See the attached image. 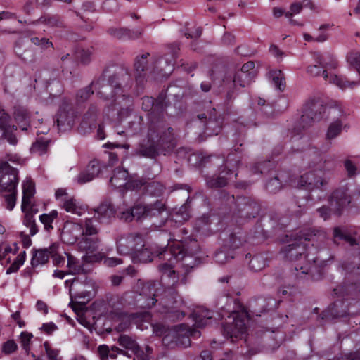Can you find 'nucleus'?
Instances as JSON below:
<instances>
[{
	"mask_svg": "<svg viewBox=\"0 0 360 360\" xmlns=\"http://www.w3.org/2000/svg\"><path fill=\"white\" fill-rule=\"evenodd\" d=\"M159 269L162 274L161 282L166 285L162 297L159 299V304L161 306L159 310L172 321L181 320L185 313L181 309L184 305V301L176 290L179 285V274L171 264H162ZM156 286V283L150 282L142 288V293L146 299L145 307L147 308H152L158 301L156 298L158 296Z\"/></svg>",
	"mask_w": 360,
	"mask_h": 360,
	"instance_id": "f257e3e1",
	"label": "nucleus"
},
{
	"mask_svg": "<svg viewBox=\"0 0 360 360\" xmlns=\"http://www.w3.org/2000/svg\"><path fill=\"white\" fill-rule=\"evenodd\" d=\"M175 146L174 129L162 120H151L146 139L140 142L135 155L153 159L166 155Z\"/></svg>",
	"mask_w": 360,
	"mask_h": 360,
	"instance_id": "f03ea898",
	"label": "nucleus"
},
{
	"mask_svg": "<svg viewBox=\"0 0 360 360\" xmlns=\"http://www.w3.org/2000/svg\"><path fill=\"white\" fill-rule=\"evenodd\" d=\"M125 78L129 79L128 71L121 68H106L97 79L91 82L97 96L105 101H110L111 105H128L132 103V97L122 94L121 84Z\"/></svg>",
	"mask_w": 360,
	"mask_h": 360,
	"instance_id": "7ed1b4c3",
	"label": "nucleus"
},
{
	"mask_svg": "<svg viewBox=\"0 0 360 360\" xmlns=\"http://www.w3.org/2000/svg\"><path fill=\"white\" fill-rule=\"evenodd\" d=\"M325 238L326 233L319 230H311L302 233L291 243L283 248L281 252L285 259L291 262L306 259L309 257L307 253L309 243L314 247L316 243L322 242Z\"/></svg>",
	"mask_w": 360,
	"mask_h": 360,
	"instance_id": "20e7f679",
	"label": "nucleus"
},
{
	"mask_svg": "<svg viewBox=\"0 0 360 360\" xmlns=\"http://www.w3.org/2000/svg\"><path fill=\"white\" fill-rule=\"evenodd\" d=\"M313 58L315 63L319 64L322 70V75L325 81L330 84H333L341 89L347 88L353 89L360 84L359 82L348 81L345 77H339L337 75L330 72V70H335L338 66V63L333 55L326 53L321 54L314 53Z\"/></svg>",
	"mask_w": 360,
	"mask_h": 360,
	"instance_id": "39448f33",
	"label": "nucleus"
},
{
	"mask_svg": "<svg viewBox=\"0 0 360 360\" xmlns=\"http://www.w3.org/2000/svg\"><path fill=\"white\" fill-rule=\"evenodd\" d=\"M101 240L98 236H82L78 242V247L80 250L85 252L86 255L83 259L89 263L98 262L103 259L101 252L95 253L99 250Z\"/></svg>",
	"mask_w": 360,
	"mask_h": 360,
	"instance_id": "423d86ee",
	"label": "nucleus"
},
{
	"mask_svg": "<svg viewBox=\"0 0 360 360\" xmlns=\"http://www.w3.org/2000/svg\"><path fill=\"white\" fill-rule=\"evenodd\" d=\"M189 327L186 324H180L174 327L162 338V343L168 347L175 346L184 348L191 345V339L188 335Z\"/></svg>",
	"mask_w": 360,
	"mask_h": 360,
	"instance_id": "0eeeda50",
	"label": "nucleus"
},
{
	"mask_svg": "<svg viewBox=\"0 0 360 360\" xmlns=\"http://www.w3.org/2000/svg\"><path fill=\"white\" fill-rule=\"evenodd\" d=\"M244 316L243 314H239L233 310L229 316V319H232V322H226L222 326L224 337L230 338L232 342L246 332Z\"/></svg>",
	"mask_w": 360,
	"mask_h": 360,
	"instance_id": "6e6552de",
	"label": "nucleus"
},
{
	"mask_svg": "<svg viewBox=\"0 0 360 360\" xmlns=\"http://www.w3.org/2000/svg\"><path fill=\"white\" fill-rule=\"evenodd\" d=\"M350 202V197L347 195L344 189H338L335 191L330 198L329 203L330 209L326 206H323L317 210L320 216L324 219L330 217V210L340 214V212L343 207Z\"/></svg>",
	"mask_w": 360,
	"mask_h": 360,
	"instance_id": "1a4fd4ad",
	"label": "nucleus"
},
{
	"mask_svg": "<svg viewBox=\"0 0 360 360\" xmlns=\"http://www.w3.org/2000/svg\"><path fill=\"white\" fill-rule=\"evenodd\" d=\"M200 251L199 246L196 240H191L190 243L185 245L181 243H177L174 245L167 248L161 255L165 257L166 255H170L171 257L168 260L171 262L172 257L176 261L182 260L187 257H193Z\"/></svg>",
	"mask_w": 360,
	"mask_h": 360,
	"instance_id": "9d476101",
	"label": "nucleus"
},
{
	"mask_svg": "<svg viewBox=\"0 0 360 360\" xmlns=\"http://www.w3.org/2000/svg\"><path fill=\"white\" fill-rule=\"evenodd\" d=\"M144 247L143 238L139 233H131L117 240V249L121 255L131 254Z\"/></svg>",
	"mask_w": 360,
	"mask_h": 360,
	"instance_id": "9b49d317",
	"label": "nucleus"
},
{
	"mask_svg": "<svg viewBox=\"0 0 360 360\" xmlns=\"http://www.w3.org/2000/svg\"><path fill=\"white\" fill-rule=\"evenodd\" d=\"M18 184V170L7 162L0 160V191L16 190Z\"/></svg>",
	"mask_w": 360,
	"mask_h": 360,
	"instance_id": "f8f14e48",
	"label": "nucleus"
},
{
	"mask_svg": "<svg viewBox=\"0 0 360 360\" xmlns=\"http://www.w3.org/2000/svg\"><path fill=\"white\" fill-rule=\"evenodd\" d=\"M319 173V171L315 167L314 170L304 174L300 177L297 186L309 191L315 189L324 190L328 184V179L321 176Z\"/></svg>",
	"mask_w": 360,
	"mask_h": 360,
	"instance_id": "ddd939ff",
	"label": "nucleus"
},
{
	"mask_svg": "<svg viewBox=\"0 0 360 360\" xmlns=\"http://www.w3.org/2000/svg\"><path fill=\"white\" fill-rule=\"evenodd\" d=\"M146 215V219L150 220L153 225L161 227L168 218L165 203L161 200H157L153 203L147 204Z\"/></svg>",
	"mask_w": 360,
	"mask_h": 360,
	"instance_id": "4468645a",
	"label": "nucleus"
},
{
	"mask_svg": "<svg viewBox=\"0 0 360 360\" xmlns=\"http://www.w3.org/2000/svg\"><path fill=\"white\" fill-rule=\"evenodd\" d=\"M326 105L323 101L318 98L309 99L304 105L302 121L311 122L319 120L325 112Z\"/></svg>",
	"mask_w": 360,
	"mask_h": 360,
	"instance_id": "2eb2a0df",
	"label": "nucleus"
},
{
	"mask_svg": "<svg viewBox=\"0 0 360 360\" xmlns=\"http://www.w3.org/2000/svg\"><path fill=\"white\" fill-rule=\"evenodd\" d=\"M236 214L240 219H250L256 217L260 211V205L253 199L241 197L236 201Z\"/></svg>",
	"mask_w": 360,
	"mask_h": 360,
	"instance_id": "dca6fc26",
	"label": "nucleus"
},
{
	"mask_svg": "<svg viewBox=\"0 0 360 360\" xmlns=\"http://www.w3.org/2000/svg\"><path fill=\"white\" fill-rule=\"evenodd\" d=\"M148 53H145L140 56H136L134 60V70L136 72V82L138 91L142 89L145 83L146 72L148 70Z\"/></svg>",
	"mask_w": 360,
	"mask_h": 360,
	"instance_id": "f3484780",
	"label": "nucleus"
},
{
	"mask_svg": "<svg viewBox=\"0 0 360 360\" xmlns=\"http://www.w3.org/2000/svg\"><path fill=\"white\" fill-rule=\"evenodd\" d=\"M167 48L172 56V59L165 57L161 58L158 62V68L160 69V71L163 72L164 75H169L173 71L174 60L177 58L180 50V44L177 42L172 43L167 45Z\"/></svg>",
	"mask_w": 360,
	"mask_h": 360,
	"instance_id": "a211bd4d",
	"label": "nucleus"
},
{
	"mask_svg": "<svg viewBox=\"0 0 360 360\" xmlns=\"http://www.w3.org/2000/svg\"><path fill=\"white\" fill-rule=\"evenodd\" d=\"M82 224L78 223H67L63 228L61 237L65 243L74 244L82 237Z\"/></svg>",
	"mask_w": 360,
	"mask_h": 360,
	"instance_id": "6ab92c4d",
	"label": "nucleus"
},
{
	"mask_svg": "<svg viewBox=\"0 0 360 360\" xmlns=\"http://www.w3.org/2000/svg\"><path fill=\"white\" fill-rule=\"evenodd\" d=\"M119 344L131 352L134 360H149L148 356L142 351L135 340L127 335H121L118 339Z\"/></svg>",
	"mask_w": 360,
	"mask_h": 360,
	"instance_id": "aec40b11",
	"label": "nucleus"
},
{
	"mask_svg": "<svg viewBox=\"0 0 360 360\" xmlns=\"http://www.w3.org/2000/svg\"><path fill=\"white\" fill-rule=\"evenodd\" d=\"M228 160H226V165L223 166V169L219 175L214 174L206 177V184L210 188H218L227 185L229 177V175L232 174L231 171L228 168Z\"/></svg>",
	"mask_w": 360,
	"mask_h": 360,
	"instance_id": "412c9836",
	"label": "nucleus"
},
{
	"mask_svg": "<svg viewBox=\"0 0 360 360\" xmlns=\"http://www.w3.org/2000/svg\"><path fill=\"white\" fill-rule=\"evenodd\" d=\"M101 171V165L98 160H93L89 162L86 169L79 173L77 176V181L84 184L91 181L98 176Z\"/></svg>",
	"mask_w": 360,
	"mask_h": 360,
	"instance_id": "4be33fe9",
	"label": "nucleus"
},
{
	"mask_svg": "<svg viewBox=\"0 0 360 360\" xmlns=\"http://www.w3.org/2000/svg\"><path fill=\"white\" fill-rule=\"evenodd\" d=\"M95 215L99 223H108L111 218L115 217V210L110 202H102L98 207L94 209Z\"/></svg>",
	"mask_w": 360,
	"mask_h": 360,
	"instance_id": "5701e85b",
	"label": "nucleus"
},
{
	"mask_svg": "<svg viewBox=\"0 0 360 360\" xmlns=\"http://www.w3.org/2000/svg\"><path fill=\"white\" fill-rule=\"evenodd\" d=\"M56 122L60 131H65L71 129L75 123L74 112L60 110L57 114Z\"/></svg>",
	"mask_w": 360,
	"mask_h": 360,
	"instance_id": "b1692460",
	"label": "nucleus"
},
{
	"mask_svg": "<svg viewBox=\"0 0 360 360\" xmlns=\"http://www.w3.org/2000/svg\"><path fill=\"white\" fill-rule=\"evenodd\" d=\"M68 257V268L69 269L68 274H87L89 270L85 268V264L88 263L83 259L82 261L77 259L71 254L66 253Z\"/></svg>",
	"mask_w": 360,
	"mask_h": 360,
	"instance_id": "393cba45",
	"label": "nucleus"
},
{
	"mask_svg": "<svg viewBox=\"0 0 360 360\" xmlns=\"http://www.w3.org/2000/svg\"><path fill=\"white\" fill-rule=\"evenodd\" d=\"M13 116L20 129L23 131L27 130L30 122V115L27 110L22 106H15L14 108Z\"/></svg>",
	"mask_w": 360,
	"mask_h": 360,
	"instance_id": "a878e982",
	"label": "nucleus"
},
{
	"mask_svg": "<svg viewBox=\"0 0 360 360\" xmlns=\"http://www.w3.org/2000/svg\"><path fill=\"white\" fill-rule=\"evenodd\" d=\"M35 193V186L31 179H27L22 183V199L21 209L25 212L26 208L31 203V198Z\"/></svg>",
	"mask_w": 360,
	"mask_h": 360,
	"instance_id": "bb28decb",
	"label": "nucleus"
},
{
	"mask_svg": "<svg viewBox=\"0 0 360 360\" xmlns=\"http://www.w3.org/2000/svg\"><path fill=\"white\" fill-rule=\"evenodd\" d=\"M62 207L68 212L82 215L86 212V207L73 197L63 200Z\"/></svg>",
	"mask_w": 360,
	"mask_h": 360,
	"instance_id": "cd10ccee",
	"label": "nucleus"
},
{
	"mask_svg": "<svg viewBox=\"0 0 360 360\" xmlns=\"http://www.w3.org/2000/svg\"><path fill=\"white\" fill-rule=\"evenodd\" d=\"M127 170L117 167L114 169L112 176L110 179V184L115 188L126 186L128 179Z\"/></svg>",
	"mask_w": 360,
	"mask_h": 360,
	"instance_id": "c85d7f7f",
	"label": "nucleus"
},
{
	"mask_svg": "<svg viewBox=\"0 0 360 360\" xmlns=\"http://www.w3.org/2000/svg\"><path fill=\"white\" fill-rule=\"evenodd\" d=\"M236 253L233 250H230L224 245L218 249L214 255V260L216 263L223 265L230 262L235 258Z\"/></svg>",
	"mask_w": 360,
	"mask_h": 360,
	"instance_id": "c756f323",
	"label": "nucleus"
},
{
	"mask_svg": "<svg viewBox=\"0 0 360 360\" xmlns=\"http://www.w3.org/2000/svg\"><path fill=\"white\" fill-rule=\"evenodd\" d=\"M40 23L49 27H62L63 22L58 15L44 13L38 20L33 22V24Z\"/></svg>",
	"mask_w": 360,
	"mask_h": 360,
	"instance_id": "7c9ffc66",
	"label": "nucleus"
},
{
	"mask_svg": "<svg viewBox=\"0 0 360 360\" xmlns=\"http://www.w3.org/2000/svg\"><path fill=\"white\" fill-rule=\"evenodd\" d=\"M255 77V74L254 72L245 73L243 71L238 70L233 76V82L235 86L245 87L252 82Z\"/></svg>",
	"mask_w": 360,
	"mask_h": 360,
	"instance_id": "2f4dec72",
	"label": "nucleus"
},
{
	"mask_svg": "<svg viewBox=\"0 0 360 360\" xmlns=\"http://www.w3.org/2000/svg\"><path fill=\"white\" fill-rule=\"evenodd\" d=\"M244 240L242 238L241 233H231L228 237L224 240L223 245L230 250L235 252V250L240 248Z\"/></svg>",
	"mask_w": 360,
	"mask_h": 360,
	"instance_id": "473e14b6",
	"label": "nucleus"
},
{
	"mask_svg": "<svg viewBox=\"0 0 360 360\" xmlns=\"http://www.w3.org/2000/svg\"><path fill=\"white\" fill-rule=\"evenodd\" d=\"M97 108L94 105H91L88 111L84 114L81 125L84 128H91L95 125L97 117Z\"/></svg>",
	"mask_w": 360,
	"mask_h": 360,
	"instance_id": "72a5a7b5",
	"label": "nucleus"
},
{
	"mask_svg": "<svg viewBox=\"0 0 360 360\" xmlns=\"http://www.w3.org/2000/svg\"><path fill=\"white\" fill-rule=\"evenodd\" d=\"M146 193L150 196L160 197L165 191V186L160 182L150 181L146 184Z\"/></svg>",
	"mask_w": 360,
	"mask_h": 360,
	"instance_id": "f704fd0d",
	"label": "nucleus"
},
{
	"mask_svg": "<svg viewBox=\"0 0 360 360\" xmlns=\"http://www.w3.org/2000/svg\"><path fill=\"white\" fill-rule=\"evenodd\" d=\"M49 259V254L48 252L47 248L40 249L36 251L35 254L33 255L31 264L32 267H36L39 264H46Z\"/></svg>",
	"mask_w": 360,
	"mask_h": 360,
	"instance_id": "c9c22d12",
	"label": "nucleus"
},
{
	"mask_svg": "<svg viewBox=\"0 0 360 360\" xmlns=\"http://www.w3.org/2000/svg\"><path fill=\"white\" fill-rule=\"evenodd\" d=\"M193 316L195 319V326L198 328H202L208 324V322L212 319V312L205 310L200 314L198 311H194Z\"/></svg>",
	"mask_w": 360,
	"mask_h": 360,
	"instance_id": "e433bc0d",
	"label": "nucleus"
},
{
	"mask_svg": "<svg viewBox=\"0 0 360 360\" xmlns=\"http://www.w3.org/2000/svg\"><path fill=\"white\" fill-rule=\"evenodd\" d=\"M266 258L263 255H256L249 262L250 269L253 271H259L266 266Z\"/></svg>",
	"mask_w": 360,
	"mask_h": 360,
	"instance_id": "4c0bfd02",
	"label": "nucleus"
},
{
	"mask_svg": "<svg viewBox=\"0 0 360 360\" xmlns=\"http://www.w3.org/2000/svg\"><path fill=\"white\" fill-rule=\"evenodd\" d=\"M82 236H98L99 229L96 225L94 224L93 218H87L84 221V226L82 225Z\"/></svg>",
	"mask_w": 360,
	"mask_h": 360,
	"instance_id": "58836bf2",
	"label": "nucleus"
},
{
	"mask_svg": "<svg viewBox=\"0 0 360 360\" xmlns=\"http://www.w3.org/2000/svg\"><path fill=\"white\" fill-rule=\"evenodd\" d=\"M335 167V155H328L324 159L323 162H320L319 164L315 165V167L322 173L323 171H330L334 169Z\"/></svg>",
	"mask_w": 360,
	"mask_h": 360,
	"instance_id": "ea45409f",
	"label": "nucleus"
},
{
	"mask_svg": "<svg viewBox=\"0 0 360 360\" xmlns=\"http://www.w3.org/2000/svg\"><path fill=\"white\" fill-rule=\"evenodd\" d=\"M92 86H94V84H91V82L88 86L77 91L76 94V101L77 103H84L93 95L94 90Z\"/></svg>",
	"mask_w": 360,
	"mask_h": 360,
	"instance_id": "a19ab883",
	"label": "nucleus"
},
{
	"mask_svg": "<svg viewBox=\"0 0 360 360\" xmlns=\"http://www.w3.org/2000/svg\"><path fill=\"white\" fill-rule=\"evenodd\" d=\"M342 124L341 121L336 120L332 122L327 130L326 138L328 140L336 138L342 131Z\"/></svg>",
	"mask_w": 360,
	"mask_h": 360,
	"instance_id": "79ce46f5",
	"label": "nucleus"
},
{
	"mask_svg": "<svg viewBox=\"0 0 360 360\" xmlns=\"http://www.w3.org/2000/svg\"><path fill=\"white\" fill-rule=\"evenodd\" d=\"M58 217V212L52 210L49 214H43L39 217L41 222L44 224L45 230L49 231L53 229L52 223Z\"/></svg>",
	"mask_w": 360,
	"mask_h": 360,
	"instance_id": "37998d69",
	"label": "nucleus"
},
{
	"mask_svg": "<svg viewBox=\"0 0 360 360\" xmlns=\"http://www.w3.org/2000/svg\"><path fill=\"white\" fill-rule=\"evenodd\" d=\"M271 82L274 86L280 91H283L285 87V78L281 70H274L271 72Z\"/></svg>",
	"mask_w": 360,
	"mask_h": 360,
	"instance_id": "c03bdc74",
	"label": "nucleus"
},
{
	"mask_svg": "<svg viewBox=\"0 0 360 360\" xmlns=\"http://www.w3.org/2000/svg\"><path fill=\"white\" fill-rule=\"evenodd\" d=\"M132 255L136 262L146 263L152 260L150 251L147 248H144V247L136 250Z\"/></svg>",
	"mask_w": 360,
	"mask_h": 360,
	"instance_id": "a18cd8bd",
	"label": "nucleus"
},
{
	"mask_svg": "<svg viewBox=\"0 0 360 360\" xmlns=\"http://www.w3.org/2000/svg\"><path fill=\"white\" fill-rule=\"evenodd\" d=\"M147 204L139 203L135 205L131 210L134 215V219L137 220L146 219Z\"/></svg>",
	"mask_w": 360,
	"mask_h": 360,
	"instance_id": "49530a36",
	"label": "nucleus"
},
{
	"mask_svg": "<svg viewBox=\"0 0 360 360\" xmlns=\"http://www.w3.org/2000/svg\"><path fill=\"white\" fill-rule=\"evenodd\" d=\"M49 143V141L40 139L32 144L30 149L31 152L33 153H38L39 155H43L47 150Z\"/></svg>",
	"mask_w": 360,
	"mask_h": 360,
	"instance_id": "de8ad7c7",
	"label": "nucleus"
},
{
	"mask_svg": "<svg viewBox=\"0 0 360 360\" xmlns=\"http://www.w3.org/2000/svg\"><path fill=\"white\" fill-rule=\"evenodd\" d=\"M23 223L27 227L30 228V234L31 236H34L38 232L35 221L33 219V214L31 212L25 213Z\"/></svg>",
	"mask_w": 360,
	"mask_h": 360,
	"instance_id": "09e8293b",
	"label": "nucleus"
},
{
	"mask_svg": "<svg viewBox=\"0 0 360 360\" xmlns=\"http://www.w3.org/2000/svg\"><path fill=\"white\" fill-rule=\"evenodd\" d=\"M108 33L112 37L119 40H126V34L127 28L124 27H110L108 30Z\"/></svg>",
	"mask_w": 360,
	"mask_h": 360,
	"instance_id": "8fccbe9b",
	"label": "nucleus"
},
{
	"mask_svg": "<svg viewBox=\"0 0 360 360\" xmlns=\"http://www.w3.org/2000/svg\"><path fill=\"white\" fill-rule=\"evenodd\" d=\"M341 302H335L332 307H330L327 312L329 315H330L333 318H342L345 317L347 315V312L346 311H338V307L342 305Z\"/></svg>",
	"mask_w": 360,
	"mask_h": 360,
	"instance_id": "3c124183",
	"label": "nucleus"
},
{
	"mask_svg": "<svg viewBox=\"0 0 360 360\" xmlns=\"http://www.w3.org/2000/svg\"><path fill=\"white\" fill-rule=\"evenodd\" d=\"M351 290H355L358 292V294L360 295V285H349L347 287H338L335 289H334V292L336 295H340V296H345V295H347Z\"/></svg>",
	"mask_w": 360,
	"mask_h": 360,
	"instance_id": "603ef678",
	"label": "nucleus"
},
{
	"mask_svg": "<svg viewBox=\"0 0 360 360\" xmlns=\"http://www.w3.org/2000/svg\"><path fill=\"white\" fill-rule=\"evenodd\" d=\"M129 128L132 134H137L142 130L143 119L141 116H135L134 120L129 123Z\"/></svg>",
	"mask_w": 360,
	"mask_h": 360,
	"instance_id": "864d4df0",
	"label": "nucleus"
},
{
	"mask_svg": "<svg viewBox=\"0 0 360 360\" xmlns=\"http://www.w3.org/2000/svg\"><path fill=\"white\" fill-rule=\"evenodd\" d=\"M205 129V131L208 133L209 135H217L221 131V128L219 126L217 122L214 120H212L211 118H210L207 122Z\"/></svg>",
	"mask_w": 360,
	"mask_h": 360,
	"instance_id": "5fc2aeb1",
	"label": "nucleus"
},
{
	"mask_svg": "<svg viewBox=\"0 0 360 360\" xmlns=\"http://www.w3.org/2000/svg\"><path fill=\"white\" fill-rule=\"evenodd\" d=\"M266 188L270 193H276L281 189L282 183L277 176H275L267 182Z\"/></svg>",
	"mask_w": 360,
	"mask_h": 360,
	"instance_id": "6e6d98bb",
	"label": "nucleus"
},
{
	"mask_svg": "<svg viewBox=\"0 0 360 360\" xmlns=\"http://www.w3.org/2000/svg\"><path fill=\"white\" fill-rule=\"evenodd\" d=\"M304 207L299 204L296 200H293L289 205L288 212L292 216L299 217L302 214Z\"/></svg>",
	"mask_w": 360,
	"mask_h": 360,
	"instance_id": "4d7b16f0",
	"label": "nucleus"
},
{
	"mask_svg": "<svg viewBox=\"0 0 360 360\" xmlns=\"http://www.w3.org/2000/svg\"><path fill=\"white\" fill-rule=\"evenodd\" d=\"M77 58L84 65H87L91 61V53L89 50L78 49L77 51Z\"/></svg>",
	"mask_w": 360,
	"mask_h": 360,
	"instance_id": "13d9d810",
	"label": "nucleus"
},
{
	"mask_svg": "<svg viewBox=\"0 0 360 360\" xmlns=\"http://www.w3.org/2000/svg\"><path fill=\"white\" fill-rule=\"evenodd\" d=\"M7 192L9 193L5 195L6 208L9 210H12L16 203L17 190L8 191Z\"/></svg>",
	"mask_w": 360,
	"mask_h": 360,
	"instance_id": "bf43d9fd",
	"label": "nucleus"
},
{
	"mask_svg": "<svg viewBox=\"0 0 360 360\" xmlns=\"http://www.w3.org/2000/svg\"><path fill=\"white\" fill-rule=\"evenodd\" d=\"M146 184V182L143 179H132L127 181L125 188L131 191L139 190Z\"/></svg>",
	"mask_w": 360,
	"mask_h": 360,
	"instance_id": "052dcab7",
	"label": "nucleus"
},
{
	"mask_svg": "<svg viewBox=\"0 0 360 360\" xmlns=\"http://www.w3.org/2000/svg\"><path fill=\"white\" fill-rule=\"evenodd\" d=\"M2 136L11 145L15 146L18 143V139L11 127L3 129Z\"/></svg>",
	"mask_w": 360,
	"mask_h": 360,
	"instance_id": "680f3d73",
	"label": "nucleus"
},
{
	"mask_svg": "<svg viewBox=\"0 0 360 360\" xmlns=\"http://www.w3.org/2000/svg\"><path fill=\"white\" fill-rule=\"evenodd\" d=\"M17 349L18 345L13 340H9L2 345V352L7 355L15 352Z\"/></svg>",
	"mask_w": 360,
	"mask_h": 360,
	"instance_id": "e2e57ef3",
	"label": "nucleus"
},
{
	"mask_svg": "<svg viewBox=\"0 0 360 360\" xmlns=\"http://www.w3.org/2000/svg\"><path fill=\"white\" fill-rule=\"evenodd\" d=\"M333 236L335 238H338L340 239H343L346 240L351 245H353L356 243L355 240L354 238H352L351 236L345 234L339 227H336L334 229Z\"/></svg>",
	"mask_w": 360,
	"mask_h": 360,
	"instance_id": "0e129e2a",
	"label": "nucleus"
},
{
	"mask_svg": "<svg viewBox=\"0 0 360 360\" xmlns=\"http://www.w3.org/2000/svg\"><path fill=\"white\" fill-rule=\"evenodd\" d=\"M30 40L34 45L39 46L43 49L53 46V43L46 38L39 39V37H32Z\"/></svg>",
	"mask_w": 360,
	"mask_h": 360,
	"instance_id": "69168bd1",
	"label": "nucleus"
},
{
	"mask_svg": "<svg viewBox=\"0 0 360 360\" xmlns=\"http://www.w3.org/2000/svg\"><path fill=\"white\" fill-rule=\"evenodd\" d=\"M347 61L354 68L360 65V53L350 52L347 56Z\"/></svg>",
	"mask_w": 360,
	"mask_h": 360,
	"instance_id": "338daca9",
	"label": "nucleus"
},
{
	"mask_svg": "<svg viewBox=\"0 0 360 360\" xmlns=\"http://www.w3.org/2000/svg\"><path fill=\"white\" fill-rule=\"evenodd\" d=\"M19 57L27 63L34 61V53L32 49H26L22 53H18Z\"/></svg>",
	"mask_w": 360,
	"mask_h": 360,
	"instance_id": "774afa93",
	"label": "nucleus"
}]
</instances>
